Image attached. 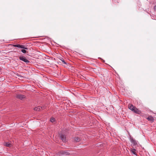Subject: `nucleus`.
Instances as JSON below:
<instances>
[{"label":"nucleus","instance_id":"nucleus-5","mask_svg":"<svg viewBox=\"0 0 156 156\" xmlns=\"http://www.w3.org/2000/svg\"><path fill=\"white\" fill-rule=\"evenodd\" d=\"M129 139L131 143L133 144L134 145H136L137 144L136 141L131 135H129Z\"/></svg>","mask_w":156,"mask_h":156},{"label":"nucleus","instance_id":"nucleus-12","mask_svg":"<svg viewBox=\"0 0 156 156\" xmlns=\"http://www.w3.org/2000/svg\"><path fill=\"white\" fill-rule=\"evenodd\" d=\"M60 60L62 62V63L66 64H67V63L65 62V60L63 58H62L61 59H60Z\"/></svg>","mask_w":156,"mask_h":156},{"label":"nucleus","instance_id":"nucleus-16","mask_svg":"<svg viewBox=\"0 0 156 156\" xmlns=\"http://www.w3.org/2000/svg\"><path fill=\"white\" fill-rule=\"evenodd\" d=\"M20 76V78H22V76Z\"/></svg>","mask_w":156,"mask_h":156},{"label":"nucleus","instance_id":"nucleus-14","mask_svg":"<svg viewBox=\"0 0 156 156\" xmlns=\"http://www.w3.org/2000/svg\"><path fill=\"white\" fill-rule=\"evenodd\" d=\"M50 121L51 122H53L55 121V119L54 118H52L51 119Z\"/></svg>","mask_w":156,"mask_h":156},{"label":"nucleus","instance_id":"nucleus-9","mask_svg":"<svg viewBox=\"0 0 156 156\" xmlns=\"http://www.w3.org/2000/svg\"><path fill=\"white\" fill-rule=\"evenodd\" d=\"M146 119L148 121H150L151 123L153 122H154V119L153 117L151 115L148 116Z\"/></svg>","mask_w":156,"mask_h":156},{"label":"nucleus","instance_id":"nucleus-6","mask_svg":"<svg viewBox=\"0 0 156 156\" xmlns=\"http://www.w3.org/2000/svg\"><path fill=\"white\" fill-rule=\"evenodd\" d=\"M16 98L21 100H22L23 99L25 98H26V97L24 95L21 94H17L16 95Z\"/></svg>","mask_w":156,"mask_h":156},{"label":"nucleus","instance_id":"nucleus-2","mask_svg":"<svg viewBox=\"0 0 156 156\" xmlns=\"http://www.w3.org/2000/svg\"><path fill=\"white\" fill-rule=\"evenodd\" d=\"M13 46L24 49L21 50V51L23 53H25L27 52V51L25 49H27V48L24 45L20 44L13 45Z\"/></svg>","mask_w":156,"mask_h":156},{"label":"nucleus","instance_id":"nucleus-11","mask_svg":"<svg viewBox=\"0 0 156 156\" xmlns=\"http://www.w3.org/2000/svg\"><path fill=\"white\" fill-rule=\"evenodd\" d=\"M4 144V145L6 147H11L12 146L11 144L9 142H5Z\"/></svg>","mask_w":156,"mask_h":156},{"label":"nucleus","instance_id":"nucleus-8","mask_svg":"<svg viewBox=\"0 0 156 156\" xmlns=\"http://www.w3.org/2000/svg\"><path fill=\"white\" fill-rule=\"evenodd\" d=\"M60 154L64 155L66 156L69 155L70 153L66 151H61L60 152Z\"/></svg>","mask_w":156,"mask_h":156},{"label":"nucleus","instance_id":"nucleus-13","mask_svg":"<svg viewBox=\"0 0 156 156\" xmlns=\"http://www.w3.org/2000/svg\"><path fill=\"white\" fill-rule=\"evenodd\" d=\"M136 150L135 149H133L131 150L133 154H134L136 155V153L135 152V151Z\"/></svg>","mask_w":156,"mask_h":156},{"label":"nucleus","instance_id":"nucleus-4","mask_svg":"<svg viewBox=\"0 0 156 156\" xmlns=\"http://www.w3.org/2000/svg\"><path fill=\"white\" fill-rule=\"evenodd\" d=\"M60 138L63 142H66V137L65 135L62 133L60 134Z\"/></svg>","mask_w":156,"mask_h":156},{"label":"nucleus","instance_id":"nucleus-15","mask_svg":"<svg viewBox=\"0 0 156 156\" xmlns=\"http://www.w3.org/2000/svg\"><path fill=\"white\" fill-rule=\"evenodd\" d=\"M154 9L155 10H156V5L154 7Z\"/></svg>","mask_w":156,"mask_h":156},{"label":"nucleus","instance_id":"nucleus-10","mask_svg":"<svg viewBox=\"0 0 156 156\" xmlns=\"http://www.w3.org/2000/svg\"><path fill=\"white\" fill-rule=\"evenodd\" d=\"M42 108V107L40 106H38V107H35L34 108V110L35 111H40L41 109Z\"/></svg>","mask_w":156,"mask_h":156},{"label":"nucleus","instance_id":"nucleus-3","mask_svg":"<svg viewBox=\"0 0 156 156\" xmlns=\"http://www.w3.org/2000/svg\"><path fill=\"white\" fill-rule=\"evenodd\" d=\"M20 60L22 61L27 63H29L30 62L26 58L22 55L20 56L19 57Z\"/></svg>","mask_w":156,"mask_h":156},{"label":"nucleus","instance_id":"nucleus-7","mask_svg":"<svg viewBox=\"0 0 156 156\" xmlns=\"http://www.w3.org/2000/svg\"><path fill=\"white\" fill-rule=\"evenodd\" d=\"M74 141L75 142H79L82 139L81 137H78V136L74 137L73 138Z\"/></svg>","mask_w":156,"mask_h":156},{"label":"nucleus","instance_id":"nucleus-1","mask_svg":"<svg viewBox=\"0 0 156 156\" xmlns=\"http://www.w3.org/2000/svg\"><path fill=\"white\" fill-rule=\"evenodd\" d=\"M128 108L133 112L136 114L140 115L142 113L140 110L132 104H129L128 105Z\"/></svg>","mask_w":156,"mask_h":156}]
</instances>
